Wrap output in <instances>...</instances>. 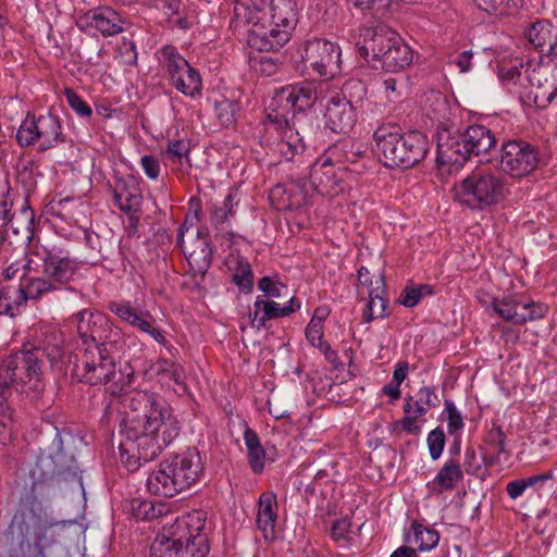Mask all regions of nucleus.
Returning <instances> with one entry per match:
<instances>
[{
	"label": "nucleus",
	"instance_id": "79ce46f5",
	"mask_svg": "<svg viewBox=\"0 0 557 557\" xmlns=\"http://www.w3.org/2000/svg\"><path fill=\"white\" fill-rule=\"evenodd\" d=\"M163 504H156L153 500L136 497L131 503L133 516L139 520H152L162 515Z\"/></svg>",
	"mask_w": 557,
	"mask_h": 557
},
{
	"label": "nucleus",
	"instance_id": "13d9d810",
	"mask_svg": "<svg viewBox=\"0 0 557 557\" xmlns=\"http://www.w3.org/2000/svg\"><path fill=\"white\" fill-rule=\"evenodd\" d=\"M463 468L468 474L481 476L482 465L476 458V454L473 448L468 447L465 451Z\"/></svg>",
	"mask_w": 557,
	"mask_h": 557
},
{
	"label": "nucleus",
	"instance_id": "39448f33",
	"mask_svg": "<svg viewBox=\"0 0 557 557\" xmlns=\"http://www.w3.org/2000/svg\"><path fill=\"white\" fill-rule=\"evenodd\" d=\"M71 374L78 382L92 386L108 385V391L113 395L131 386L134 380L131 366L116 369L113 348L110 346L77 348Z\"/></svg>",
	"mask_w": 557,
	"mask_h": 557
},
{
	"label": "nucleus",
	"instance_id": "5fc2aeb1",
	"mask_svg": "<svg viewBox=\"0 0 557 557\" xmlns=\"http://www.w3.org/2000/svg\"><path fill=\"white\" fill-rule=\"evenodd\" d=\"M522 63L518 62L517 64L508 65L503 63L499 66V78L504 84L513 83V85L522 84V74H521Z\"/></svg>",
	"mask_w": 557,
	"mask_h": 557
},
{
	"label": "nucleus",
	"instance_id": "a18cd8bd",
	"mask_svg": "<svg viewBox=\"0 0 557 557\" xmlns=\"http://www.w3.org/2000/svg\"><path fill=\"white\" fill-rule=\"evenodd\" d=\"M249 64L256 73L264 76L274 75L280 67L277 59L270 54H263L262 50L258 54L250 57Z\"/></svg>",
	"mask_w": 557,
	"mask_h": 557
},
{
	"label": "nucleus",
	"instance_id": "a211bd4d",
	"mask_svg": "<svg viewBox=\"0 0 557 557\" xmlns=\"http://www.w3.org/2000/svg\"><path fill=\"white\" fill-rule=\"evenodd\" d=\"M341 48L336 42L324 38L306 41L302 59L322 77H334L341 72Z\"/></svg>",
	"mask_w": 557,
	"mask_h": 557
},
{
	"label": "nucleus",
	"instance_id": "37998d69",
	"mask_svg": "<svg viewBox=\"0 0 557 557\" xmlns=\"http://www.w3.org/2000/svg\"><path fill=\"white\" fill-rule=\"evenodd\" d=\"M240 110L236 100L224 99L215 104L216 117L224 127L233 126Z\"/></svg>",
	"mask_w": 557,
	"mask_h": 557
},
{
	"label": "nucleus",
	"instance_id": "c03bdc74",
	"mask_svg": "<svg viewBox=\"0 0 557 557\" xmlns=\"http://www.w3.org/2000/svg\"><path fill=\"white\" fill-rule=\"evenodd\" d=\"M233 282L245 292H251L253 286V273L249 262L238 257L236 258L235 272L233 274Z\"/></svg>",
	"mask_w": 557,
	"mask_h": 557
},
{
	"label": "nucleus",
	"instance_id": "6ab92c4d",
	"mask_svg": "<svg viewBox=\"0 0 557 557\" xmlns=\"http://www.w3.org/2000/svg\"><path fill=\"white\" fill-rule=\"evenodd\" d=\"M36 253L42 261L44 274L55 282L60 289L78 274V262L61 247L44 246L42 250Z\"/></svg>",
	"mask_w": 557,
	"mask_h": 557
},
{
	"label": "nucleus",
	"instance_id": "f8f14e48",
	"mask_svg": "<svg viewBox=\"0 0 557 557\" xmlns=\"http://www.w3.org/2000/svg\"><path fill=\"white\" fill-rule=\"evenodd\" d=\"M546 165L539 146L524 139L504 141L498 158L499 171L515 180L527 178Z\"/></svg>",
	"mask_w": 557,
	"mask_h": 557
},
{
	"label": "nucleus",
	"instance_id": "e2e57ef3",
	"mask_svg": "<svg viewBox=\"0 0 557 557\" xmlns=\"http://www.w3.org/2000/svg\"><path fill=\"white\" fill-rule=\"evenodd\" d=\"M421 299V295L416 287H406L399 296V302L407 308L417 306Z\"/></svg>",
	"mask_w": 557,
	"mask_h": 557
},
{
	"label": "nucleus",
	"instance_id": "09e8293b",
	"mask_svg": "<svg viewBox=\"0 0 557 557\" xmlns=\"http://www.w3.org/2000/svg\"><path fill=\"white\" fill-rule=\"evenodd\" d=\"M4 401L5 400H0V444L2 445L9 444L12 438V411Z\"/></svg>",
	"mask_w": 557,
	"mask_h": 557
},
{
	"label": "nucleus",
	"instance_id": "6e6d98bb",
	"mask_svg": "<svg viewBox=\"0 0 557 557\" xmlns=\"http://www.w3.org/2000/svg\"><path fill=\"white\" fill-rule=\"evenodd\" d=\"M350 527H351V523L347 517L335 520L332 523V527L330 530L331 539L335 542L347 543L349 541Z\"/></svg>",
	"mask_w": 557,
	"mask_h": 557
},
{
	"label": "nucleus",
	"instance_id": "9b49d317",
	"mask_svg": "<svg viewBox=\"0 0 557 557\" xmlns=\"http://www.w3.org/2000/svg\"><path fill=\"white\" fill-rule=\"evenodd\" d=\"M367 98V86L359 79L346 82L341 92L331 97L324 114L325 125L333 133L347 134L356 122L357 112Z\"/></svg>",
	"mask_w": 557,
	"mask_h": 557
},
{
	"label": "nucleus",
	"instance_id": "f257e3e1",
	"mask_svg": "<svg viewBox=\"0 0 557 557\" xmlns=\"http://www.w3.org/2000/svg\"><path fill=\"white\" fill-rule=\"evenodd\" d=\"M74 436L57 432L32 470V485L20 498L7 532L10 557H60L63 553L65 521H48L42 498L60 480L75 479L78 466L74 456Z\"/></svg>",
	"mask_w": 557,
	"mask_h": 557
},
{
	"label": "nucleus",
	"instance_id": "f704fd0d",
	"mask_svg": "<svg viewBox=\"0 0 557 557\" xmlns=\"http://www.w3.org/2000/svg\"><path fill=\"white\" fill-rule=\"evenodd\" d=\"M374 283V292H368L369 301L363 311L364 322H371L374 319L383 318L387 308V299L384 297L385 283L383 275L379 274Z\"/></svg>",
	"mask_w": 557,
	"mask_h": 557
},
{
	"label": "nucleus",
	"instance_id": "dca6fc26",
	"mask_svg": "<svg viewBox=\"0 0 557 557\" xmlns=\"http://www.w3.org/2000/svg\"><path fill=\"white\" fill-rule=\"evenodd\" d=\"M163 67L171 84L183 95L195 98L201 94L202 81L194 69L174 47L166 46L161 51Z\"/></svg>",
	"mask_w": 557,
	"mask_h": 557
},
{
	"label": "nucleus",
	"instance_id": "20e7f679",
	"mask_svg": "<svg viewBox=\"0 0 557 557\" xmlns=\"http://www.w3.org/2000/svg\"><path fill=\"white\" fill-rule=\"evenodd\" d=\"M63 355L62 348L25 345L21 350L10 354L0 367V400H7L12 391L26 394L30 398L39 396L45 384L41 380L42 358L54 363Z\"/></svg>",
	"mask_w": 557,
	"mask_h": 557
},
{
	"label": "nucleus",
	"instance_id": "2eb2a0df",
	"mask_svg": "<svg viewBox=\"0 0 557 557\" xmlns=\"http://www.w3.org/2000/svg\"><path fill=\"white\" fill-rule=\"evenodd\" d=\"M400 36L385 24L360 26L350 33L358 54L372 67L377 69V60L385 49Z\"/></svg>",
	"mask_w": 557,
	"mask_h": 557
},
{
	"label": "nucleus",
	"instance_id": "bb28decb",
	"mask_svg": "<svg viewBox=\"0 0 557 557\" xmlns=\"http://www.w3.org/2000/svg\"><path fill=\"white\" fill-rule=\"evenodd\" d=\"M87 23L104 37L114 36L123 32L125 21L109 7L91 10L86 15Z\"/></svg>",
	"mask_w": 557,
	"mask_h": 557
},
{
	"label": "nucleus",
	"instance_id": "aec40b11",
	"mask_svg": "<svg viewBox=\"0 0 557 557\" xmlns=\"http://www.w3.org/2000/svg\"><path fill=\"white\" fill-rule=\"evenodd\" d=\"M321 158L323 162L336 166L342 174H361L366 168L362 145L351 138L338 140L330 146Z\"/></svg>",
	"mask_w": 557,
	"mask_h": 557
},
{
	"label": "nucleus",
	"instance_id": "4468645a",
	"mask_svg": "<svg viewBox=\"0 0 557 557\" xmlns=\"http://www.w3.org/2000/svg\"><path fill=\"white\" fill-rule=\"evenodd\" d=\"M76 327L82 345L115 348L122 342V331L114 326L107 315L84 309L75 314Z\"/></svg>",
	"mask_w": 557,
	"mask_h": 557
},
{
	"label": "nucleus",
	"instance_id": "774afa93",
	"mask_svg": "<svg viewBox=\"0 0 557 557\" xmlns=\"http://www.w3.org/2000/svg\"><path fill=\"white\" fill-rule=\"evenodd\" d=\"M408 374V363L405 361H399L396 363L392 382L399 385L405 381Z\"/></svg>",
	"mask_w": 557,
	"mask_h": 557
},
{
	"label": "nucleus",
	"instance_id": "5701e85b",
	"mask_svg": "<svg viewBox=\"0 0 557 557\" xmlns=\"http://www.w3.org/2000/svg\"><path fill=\"white\" fill-rule=\"evenodd\" d=\"M438 404L437 395L429 386L421 387L416 395H408L404 399L405 417L401 420L403 429L410 434H418L420 426L417 420L423 417L431 408Z\"/></svg>",
	"mask_w": 557,
	"mask_h": 557
},
{
	"label": "nucleus",
	"instance_id": "e433bc0d",
	"mask_svg": "<svg viewBox=\"0 0 557 557\" xmlns=\"http://www.w3.org/2000/svg\"><path fill=\"white\" fill-rule=\"evenodd\" d=\"M244 441L248 450V463L253 473H261L264 469L265 451L260 444L258 434L251 429L244 432Z\"/></svg>",
	"mask_w": 557,
	"mask_h": 557
},
{
	"label": "nucleus",
	"instance_id": "c9c22d12",
	"mask_svg": "<svg viewBox=\"0 0 557 557\" xmlns=\"http://www.w3.org/2000/svg\"><path fill=\"white\" fill-rule=\"evenodd\" d=\"M521 301L522 297L520 295L512 294L503 298H494L492 308L505 321L519 325Z\"/></svg>",
	"mask_w": 557,
	"mask_h": 557
},
{
	"label": "nucleus",
	"instance_id": "4c0bfd02",
	"mask_svg": "<svg viewBox=\"0 0 557 557\" xmlns=\"http://www.w3.org/2000/svg\"><path fill=\"white\" fill-rule=\"evenodd\" d=\"M233 206V196L230 194L225 197L223 206H214L210 212V221L212 225L230 242V244H232L235 234L232 231H226L224 224L228 221L230 216L234 215Z\"/></svg>",
	"mask_w": 557,
	"mask_h": 557
},
{
	"label": "nucleus",
	"instance_id": "ddd939ff",
	"mask_svg": "<svg viewBox=\"0 0 557 557\" xmlns=\"http://www.w3.org/2000/svg\"><path fill=\"white\" fill-rule=\"evenodd\" d=\"M16 140L22 147L37 145L38 150L45 151L64 143L65 135L57 115L48 113L36 116L28 113L17 129Z\"/></svg>",
	"mask_w": 557,
	"mask_h": 557
},
{
	"label": "nucleus",
	"instance_id": "de8ad7c7",
	"mask_svg": "<svg viewBox=\"0 0 557 557\" xmlns=\"http://www.w3.org/2000/svg\"><path fill=\"white\" fill-rule=\"evenodd\" d=\"M189 152H190V146L188 143L181 140V139H175V140H170L168 143L165 156L172 162H178L181 164L186 162L187 165L190 168L191 164H190V159H189Z\"/></svg>",
	"mask_w": 557,
	"mask_h": 557
},
{
	"label": "nucleus",
	"instance_id": "680f3d73",
	"mask_svg": "<svg viewBox=\"0 0 557 557\" xmlns=\"http://www.w3.org/2000/svg\"><path fill=\"white\" fill-rule=\"evenodd\" d=\"M306 337L312 346L323 345V324L310 320L306 327Z\"/></svg>",
	"mask_w": 557,
	"mask_h": 557
},
{
	"label": "nucleus",
	"instance_id": "0eeeda50",
	"mask_svg": "<svg viewBox=\"0 0 557 557\" xmlns=\"http://www.w3.org/2000/svg\"><path fill=\"white\" fill-rule=\"evenodd\" d=\"M203 475V465L197 449H187L162 460L149 473L147 490L154 495L174 497L198 483Z\"/></svg>",
	"mask_w": 557,
	"mask_h": 557
},
{
	"label": "nucleus",
	"instance_id": "a878e982",
	"mask_svg": "<svg viewBox=\"0 0 557 557\" xmlns=\"http://www.w3.org/2000/svg\"><path fill=\"white\" fill-rule=\"evenodd\" d=\"M113 201L124 213H139L143 205L139 185L132 180H117L113 188Z\"/></svg>",
	"mask_w": 557,
	"mask_h": 557
},
{
	"label": "nucleus",
	"instance_id": "052dcab7",
	"mask_svg": "<svg viewBox=\"0 0 557 557\" xmlns=\"http://www.w3.org/2000/svg\"><path fill=\"white\" fill-rule=\"evenodd\" d=\"M446 410L448 413V432L450 434H454L455 432L459 431L463 426V421L461 418L460 412L457 410L455 405L451 401L445 403Z\"/></svg>",
	"mask_w": 557,
	"mask_h": 557
},
{
	"label": "nucleus",
	"instance_id": "603ef678",
	"mask_svg": "<svg viewBox=\"0 0 557 557\" xmlns=\"http://www.w3.org/2000/svg\"><path fill=\"white\" fill-rule=\"evenodd\" d=\"M426 442L431 458L437 460L445 446L444 431L440 426L435 428L429 433Z\"/></svg>",
	"mask_w": 557,
	"mask_h": 557
},
{
	"label": "nucleus",
	"instance_id": "4be33fe9",
	"mask_svg": "<svg viewBox=\"0 0 557 557\" xmlns=\"http://www.w3.org/2000/svg\"><path fill=\"white\" fill-rule=\"evenodd\" d=\"M310 190L306 181L277 184L270 191L269 198L280 211H298L310 203Z\"/></svg>",
	"mask_w": 557,
	"mask_h": 557
},
{
	"label": "nucleus",
	"instance_id": "7c9ffc66",
	"mask_svg": "<svg viewBox=\"0 0 557 557\" xmlns=\"http://www.w3.org/2000/svg\"><path fill=\"white\" fill-rule=\"evenodd\" d=\"M462 479L463 473L458 460L450 458L443 465L435 478L426 484V488L432 495H441L445 491L454 490Z\"/></svg>",
	"mask_w": 557,
	"mask_h": 557
},
{
	"label": "nucleus",
	"instance_id": "72a5a7b5",
	"mask_svg": "<svg viewBox=\"0 0 557 557\" xmlns=\"http://www.w3.org/2000/svg\"><path fill=\"white\" fill-rule=\"evenodd\" d=\"M197 246L187 256V262L195 274L205 275L211 265L212 248L208 239V232L198 231Z\"/></svg>",
	"mask_w": 557,
	"mask_h": 557
},
{
	"label": "nucleus",
	"instance_id": "bf43d9fd",
	"mask_svg": "<svg viewBox=\"0 0 557 557\" xmlns=\"http://www.w3.org/2000/svg\"><path fill=\"white\" fill-rule=\"evenodd\" d=\"M140 165L145 174L150 180H157L160 174V162L157 157L151 154L143 156L140 159Z\"/></svg>",
	"mask_w": 557,
	"mask_h": 557
},
{
	"label": "nucleus",
	"instance_id": "cd10ccee",
	"mask_svg": "<svg viewBox=\"0 0 557 557\" xmlns=\"http://www.w3.org/2000/svg\"><path fill=\"white\" fill-rule=\"evenodd\" d=\"M413 60V52L403 39L396 38L377 60V67L387 72H399L408 67Z\"/></svg>",
	"mask_w": 557,
	"mask_h": 557
},
{
	"label": "nucleus",
	"instance_id": "423d86ee",
	"mask_svg": "<svg viewBox=\"0 0 557 557\" xmlns=\"http://www.w3.org/2000/svg\"><path fill=\"white\" fill-rule=\"evenodd\" d=\"M496 144L490 128L471 125L463 133L438 134L436 164L442 175L457 173L472 156L488 152Z\"/></svg>",
	"mask_w": 557,
	"mask_h": 557
},
{
	"label": "nucleus",
	"instance_id": "c85d7f7f",
	"mask_svg": "<svg viewBox=\"0 0 557 557\" xmlns=\"http://www.w3.org/2000/svg\"><path fill=\"white\" fill-rule=\"evenodd\" d=\"M150 557H196L191 550L182 544L174 531L169 528L158 534L150 547Z\"/></svg>",
	"mask_w": 557,
	"mask_h": 557
},
{
	"label": "nucleus",
	"instance_id": "0e129e2a",
	"mask_svg": "<svg viewBox=\"0 0 557 557\" xmlns=\"http://www.w3.org/2000/svg\"><path fill=\"white\" fill-rule=\"evenodd\" d=\"M527 479L510 481L506 485V492L510 498L517 499L529 487Z\"/></svg>",
	"mask_w": 557,
	"mask_h": 557
},
{
	"label": "nucleus",
	"instance_id": "ea45409f",
	"mask_svg": "<svg viewBox=\"0 0 557 557\" xmlns=\"http://www.w3.org/2000/svg\"><path fill=\"white\" fill-rule=\"evenodd\" d=\"M27 299H40L44 296L59 290V286L48 276L27 277L24 281Z\"/></svg>",
	"mask_w": 557,
	"mask_h": 557
},
{
	"label": "nucleus",
	"instance_id": "6e6552de",
	"mask_svg": "<svg viewBox=\"0 0 557 557\" xmlns=\"http://www.w3.org/2000/svg\"><path fill=\"white\" fill-rule=\"evenodd\" d=\"M373 137L377 153L387 168L410 169L421 162L429 151L428 137L418 131L401 134L381 126Z\"/></svg>",
	"mask_w": 557,
	"mask_h": 557
},
{
	"label": "nucleus",
	"instance_id": "7ed1b4c3",
	"mask_svg": "<svg viewBox=\"0 0 557 557\" xmlns=\"http://www.w3.org/2000/svg\"><path fill=\"white\" fill-rule=\"evenodd\" d=\"M297 23L295 0H271L265 12L263 0H234L235 27L250 26L249 41L259 50H276L289 40L290 30Z\"/></svg>",
	"mask_w": 557,
	"mask_h": 557
},
{
	"label": "nucleus",
	"instance_id": "3c124183",
	"mask_svg": "<svg viewBox=\"0 0 557 557\" xmlns=\"http://www.w3.org/2000/svg\"><path fill=\"white\" fill-rule=\"evenodd\" d=\"M64 96L69 106L72 108L75 113L82 117H88L91 115L92 110L90 106L83 100L81 96H78L72 88L64 89Z\"/></svg>",
	"mask_w": 557,
	"mask_h": 557
},
{
	"label": "nucleus",
	"instance_id": "f3484780",
	"mask_svg": "<svg viewBox=\"0 0 557 557\" xmlns=\"http://www.w3.org/2000/svg\"><path fill=\"white\" fill-rule=\"evenodd\" d=\"M207 513L203 510H191L174 521L170 528L196 557H206L209 553L208 535L205 532Z\"/></svg>",
	"mask_w": 557,
	"mask_h": 557
},
{
	"label": "nucleus",
	"instance_id": "4d7b16f0",
	"mask_svg": "<svg viewBox=\"0 0 557 557\" xmlns=\"http://www.w3.org/2000/svg\"><path fill=\"white\" fill-rule=\"evenodd\" d=\"M258 288L264 293L267 297L278 298L282 296V290L287 287L278 281H274L270 276H263L258 281Z\"/></svg>",
	"mask_w": 557,
	"mask_h": 557
},
{
	"label": "nucleus",
	"instance_id": "393cba45",
	"mask_svg": "<svg viewBox=\"0 0 557 557\" xmlns=\"http://www.w3.org/2000/svg\"><path fill=\"white\" fill-rule=\"evenodd\" d=\"M524 36L535 50L543 53L542 60L547 58L550 61L557 40V25L549 20H537L525 28Z\"/></svg>",
	"mask_w": 557,
	"mask_h": 557
},
{
	"label": "nucleus",
	"instance_id": "338daca9",
	"mask_svg": "<svg viewBox=\"0 0 557 557\" xmlns=\"http://www.w3.org/2000/svg\"><path fill=\"white\" fill-rule=\"evenodd\" d=\"M379 275H371L370 271L366 267H361L358 270V281L362 286L368 287V292H374L375 278Z\"/></svg>",
	"mask_w": 557,
	"mask_h": 557
},
{
	"label": "nucleus",
	"instance_id": "8fccbe9b",
	"mask_svg": "<svg viewBox=\"0 0 557 557\" xmlns=\"http://www.w3.org/2000/svg\"><path fill=\"white\" fill-rule=\"evenodd\" d=\"M158 374L174 381L176 384H182L184 379V371L177 363L161 359L158 361Z\"/></svg>",
	"mask_w": 557,
	"mask_h": 557
},
{
	"label": "nucleus",
	"instance_id": "1a4fd4ad",
	"mask_svg": "<svg viewBox=\"0 0 557 557\" xmlns=\"http://www.w3.org/2000/svg\"><path fill=\"white\" fill-rule=\"evenodd\" d=\"M506 180L491 169H475L454 187V198L471 210L486 211L507 196Z\"/></svg>",
	"mask_w": 557,
	"mask_h": 557
},
{
	"label": "nucleus",
	"instance_id": "c756f323",
	"mask_svg": "<svg viewBox=\"0 0 557 557\" xmlns=\"http://www.w3.org/2000/svg\"><path fill=\"white\" fill-rule=\"evenodd\" d=\"M277 519V500L273 492L260 495L258 502L257 525L262 532L264 540H272L275 533Z\"/></svg>",
	"mask_w": 557,
	"mask_h": 557
},
{
	"label": "nucleus",
	"instance_id": "9d476101",
	"mask_svg": "<svg viewBox=\"0 0 557 557\" xmlns=\"http://www.w3.org/2000/svg\"><path fill=\"white\" fill-rule=\"evenodd\" d=\"M317 100L318 88L314 82L286 85L274 94L267 108V117L278 127L292 131L296 113L312 108Z\"/></svg>",
	"mask_w": 557,
	"mask_h": 557
},
{
	"label": "nucleus",
	"instance_id": "473e14b6",
	"mask_svg": "<svg viewBox=\"0 0 557 557\" xmlns=\"http://www.w3.org/2000/svg\"><path fill=\"white\" fill-rule=\"evenodd\" d=\"M440 541L437 531L430 529L417 520L410 524V530L405 536V542L414 549V552H428L433 549Z\"/></svg>",
	"mask_w": 557,
	"mask_h": 557
},
{
	"label": "nucleus",
	"instance_id": "864d4df0",
	"mask_svg": "<svg viewBox=\"0 0 557 557\" xmlns=\"http://www.w3.org/2000/svg\"><path fill=\"white\" fill-rule=\"evenodd\" d=\"M479 9L490 14L503 15L510 9L512 0H473Z\"/></svg>",
	"mask_w": 557,
	"mask_h": 557
},
{
	"label": "nucleus",
	"instance_id": "f03ea898",
	"mask_svg": "<svg viewBox=\"0 0 557 557\" xmlns=\"http://www.w3.org/2000/svg\"><path fill=\"white\" fill-rule=\"evenodd\" d=\"M126 407L119 448L122 462L135 471L140 460H153L178 436L181 423L170 404L152 392H135Z\"/></svg>",
	"mask_w": 557,
	"mask_h": 557
},
{
	"label": "nucleus",
	"instance_id": "49530a36",
	"mask_svg": "<svg viewBox=\"0 0 557 557\" xmlns=\"http://www.w3.org/2000/svg\"><path fill=\"white\" fill-rule=\"evenodd\" d=\"M520 312L519 325H522L530 321L543 319L548 312V306L544 302L525 301L522 299Z\"/></svg>",
	"mask_w": 557,
	"mask_h": 557
},
{
	"label": "nucleus",
	"instance_id": "2f4dec72",
	"mask_svg": "<svg viewBox=\"0 0 557 557\" xmlns=\"http://www.w3.org/2000/svg\"><path fill=\"white\" fill-rule=\"evenodd\" d=\"M26 300L23 281L0 283V314L14 317Z\"/></svg>",
	"mask_w": 557,
	"mask_h": 557
},
{
	"label": "nucleus",
	"instance_id": "69168bd1",
	"mask_svg": "<svg viewBox=\"0 0 557 557\" xmlns=\"http://www.w3.org/2000/svg\"><path fill=\"white\" fill-rule=\"evenodd\" d=\"M472 52L470 50L462 51L454 59V64L458 66L461 73H466L471 69Z\"/></svg>",
	"mask_w": 557,
	"mask_h": 557
},
{
	"label": "nucleus",
	"instance_id": "b1692460",
	"mask_svg": "<svg viewBox=\"0 0 557 557\" xmlns=\"http://www.w3.org/2000/svg\"><path fill=\"white\" fill-rule=\"evenodd\" d=\"M345 175L338 172L336 166L329 162H323V159L320 157L311 165L310 188L323 196L335 197L344 191Z\"/></svg>",
	"mask_w": 557,
	"mask_h": 557
},
{
	"label": "nucleus",
	"instance_id": "a19ab883",
	"mask_svg": "<svg viewBox=\"0 0 557 557\" xmlns=\"http://www.w3.org/2000/svg\"><path fill=\"white\" fill-rule=\"evenodd\" d=\"M300 309V301L295 297H292L288 301V305L281 307L275 301H268L263 304V312L260 318V324H265L269 320H274L277 318L288 317L289 314L298 311Z\"/></svg>",
	"mask_w": 557,
	"mask_h": 557
},
{
	"label": "nucleus",
	"instance_id": "412c9836",
	"mask_svg": "<svg viewBox=\"0 0 557 557\" xmlns=\"http://www.w3.org/2000/svg\"><path fill=\"white\" fill-rule=\"evenodd\" d=\"M108 309L121 321L150 335L157 343H165L163 332L153 325L154 319L148 311H137L136 308L126 300L110 301Z\"/></svg>",
	"mask_w": 557,
	"mask_h": 557
},
{
	"label": "nucleus",
	"instance_id": "58836bf2",
	"mask_svg": "<svg viewBox=\"0 0 557 557\" xmlns=\"http://www.w3.org/2000/svg\"><path fill=\"white\" fill-rule=\"evenodd\" d=\"M506 435L499 425H493L485 437V444L488 451L483 454V460L486 466L493 465L505 451Z\"/></svg>",
	"mask_w": 557,
	"mask_h": 557
}]
</instances>
